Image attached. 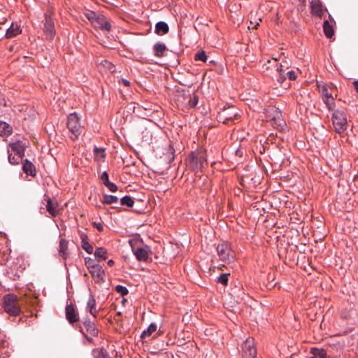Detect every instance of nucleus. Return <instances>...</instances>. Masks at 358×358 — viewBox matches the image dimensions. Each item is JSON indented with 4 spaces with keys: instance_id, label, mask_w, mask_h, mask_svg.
<instances>
[{
    "instance_id": "f257e3e1",
    "label": "nucleus",
    "mask_w": 358,
    "mask_h": 358,
    "mask_svg": "<svg viewBox=\"0 0 358 358\" xmlns=\"http://www.w3.org/2000/svg\"><path fill=\"white\" fill-rule=\"evenodd\" d=\"M187 167L196 173L202 172L207 166V158L205 150H199L190 152L186 159Z\"/></svg>"
},
{
    "instance_id": "f03ea898",
    "label": "nucleus",
    "mask_w": 358,
    "mask_h": 358,
    "mask_svg": "<svg viewBox=\"0 0 358 358\" xmlns=\"http://www.w3.org/2000/svg\"><path fill=\"white\" fill-rule=\"evenodd\" d=\"M3 308L4 311L10 316H17L21 313L18 297L13 294H8L3 296Z\"/></svg>"
},
{
    "instance_id": "7ed1b4c3",
    "label": "nucleus",
    "mask_w": 358,
    "mask_h": 358,
    "mask_svg": "<svg viewBox=\"0 0 358 358\" xmlns=\"http://www.w3.org/2000/svg\"><path fill=\"white\" fill-rule=\"evenodd\" d=\"M217 253L220 260L229 264L235 260V252L227 242L220 243L217 246Z\"/></svg>"
},
{
    "instance_id": "20e7f679",
    "label": "nucleus",
    "mask_w": 358,
    "mask_h": 358,
    "mask_svg": "<svg viewBox=\"0 0 358 358\" xmlns=\"http://www.w3.org/2000/svg\"><path fill=\"white\" fill-rule=\"evenodd\" d=\"M67 127L71 133V138L73 140L77 139L80 135L82 131L80 119L76 113H71L69 115L67 120Z\"/></svg>"
},
{
    "instance_id": "39448f33",
    "label": "nucleus",
    "mask_w": 358,
    "mask_h": 358,
    "mask_svg": "<svg viewBox=\"0 0 358 358\" xmlns=\"http://www.w3.org/2000/svg\"><path fill=\"white\" fill-rule=\"evenodd\" d=\"M332 122L336 132L343 133L347 129V118L345 113L337 110L332 114Z\"/></svg>"
},
{
    "instance_id": "423d86ee",
    "label": "nucleus",
    "mask_w": 358,
    "mask_h": 358,
    "mask_svg": "<svg viewBox=\"0 0 358 358\" xmlns=\"http://www.w3.org/2000/svg\"><path fill=\"white\" fill-rule=\"evenodd\" d=\"M129 244L131 248V250L135 255L136 259L140 262H146L149 257V252L150 251V248L145 245L143 247H136L133 244V241H129Z\"/></svg>"
},
{
    "instance_id": "0eeeda50",
    "label": "nucleus",
    "mask_w": 358,
    "mask_h": 358,
    "mask_svg": "<svg viewBox=\"0 0 358 358\" xmlns=\"http://www.w3.org/2000/svg\"><path fill=\"white\" fill-rule=\"evenodd\" d=\"M217 118L220 122L227 124L229 121L238 120V114L233 107L224 108L218 114Z\"/></svg>"
},
{
    "instance_id": "6e6552de",
    "label": "nucleus",
    "mask_w": 358,
    "mask_h": 358,
    "mask_svg": "<svg viewBox=\"0 0 358 358\" xmlns=\"http://www.w3.org/2000/svg\"><path fill=\"white\" fill-rule=\"evenodd\" d=\"M241 353L243 358H254L257 355L253 338H247L241 345Z\"/></svg>"
},
{
    "instance_id": "1a4fd4ad",
    "label": "nucleus",
    "mask_w": 358,
    "mask_h": 358,
    "mask_svg": "<svg viewBox=\"0 0 358 358\" xmlns=\"http://www.w3.org/2000/svg\"><path fill=\"white\" fill-rule=\"evenodd\" d=\"M43 31L48 39H52L55 35V25L52 19L48 14L45 15Z\"/></svg>"
},
{
    "instance_id": "9d476101",
    "label": "nucleus",
    "mask_w": 358,
    "mask_h": 358,
    "mask_svg": "<svg viewBox=\"0 0 358 358\" xmlns=\"http://www.w3.org/2000/svg\"><path fill=\"white\" fill-rule=\"evenodd\" d=\"M90 273L92 275L96 282H103L104 271L102 267L99 264H90Z\"/></svg>"
},
{
    "instance_id": "9b49d317",
    "label": "nucleus",
    "mask_w": 358,
    "mask_h": 358,
    "mask_svg": "<svg viewBox=\"0 0 358 358\" xmlns=\"http://www.w3.org/2000/svg\"><path fill=\"white\" fill-rule=\"evenodd\" d=\"M9 145L19 158H23L27 146L25 143H23L20 140H16L15 141L10 142Z\"/></svg>"
},
{
    "instance_id": "f8f14e48",
    "label": "nucleus",
    "mask_w": 358,
    "mask_h": 358,
    "mask_svg": "<svg viewBox=\"0 0 358 358\" xmlns=\"http://www.w3.org/2000/svg\"><path fill=\"white\" fill-rule=\"evenodd\" d=\"M66 317L70 324H74L79 320L78 313L72 304H67L66 306Z\"/></svg>"
},
{
    "instance_id": "ddd939ff",
    "label": "nucleus",
    "mask_w": 358,
    "mask_h": 358,
    "mask_svg": "<svg viewBox=\"0 0 358 358\" xmlns=\"http://www.w3.org/2000/svg\"><path fill=\"white\" fill-rule=\"evenodd\" d=\"M83 326L86 330V331L91 336H97L99 334V330L96 328L94 322H92L90 318L86 317L83 321Z\"/></svg>"
},
{
    "instance_id": "4468645a",
    "label": "nucleus",
    "mask_w": 358,
    "mask_h": 358,
    "mask_svg": "<svg viewBox=\"0 0 358 358\" xmlns=\"http://www.w3.org/2000/svg\"><path fill=\"white\" fill-rule=\"evenodd\" d=\"M93 26L95 27L100 28L102 30L109 31L110 29V24L108 20L103 16L100 15L99 17L96 18V20L93 24Z\"/></svg>"
},
{
    "instance_id": "2eb2a0df",
    "label": "nucleus",
    "mask_w": 358,
    "mask_h": 358,
    "mask_svg": "<svg viewBox=\"0 0 358 358\" xmlns=\"http://www.w3.org/2000/svg\"><path fill=\"white\" fill-rule=\"evenodd\" d=\"M169 27L166 22L160 21L156 23L155 32L157 35H164L169 32Z\"/></svg>"
},
{
    "instance_id": "dca6fc26",
    "label": "nucleus",
    "mask_w": 358,
    "mask_h": 358,
    "mask_svg": "<svg viewBox=\"0 0 358 358\" xmlns=\"http://www.w3.org/2000/svg\"><path fill=\"white\" fill-rule=\"evenodd\" d=\"M80 238H81V247L83 250L86 251L88 254H92L93 253V247L92 245L88 242V238L86 234L81 233L80 234Z\"/></svg>"
},
{
    "instance_id": "f3484780",
    "label": "nucleus",
    "mask_w": 358,
    "mask_h": 358,
    "mask_svg": "<svg viewBox=\"0 0 358 358\" xmlns=\"http://www.w3.org/2000/svg\"><path fill=\"white\" fill-rule=\"evenodd\" d=\"M21 32V29L20 26L17 24L12 23L9 27L6 29V38H12L13 36H17Z\"/></svg>"
},
{
    "instance_id": "a211bd4d",
    "label": "nucleus",
    "mask_w": 358,
    "mask_h": 358,
    "mask_svg": "<svg viewBox=\"0 0 358 358\" xmlns=\"http://www.w3.org/2000/svg\"><path fill=\"white\" fill-rule=\"evenodd\" d=\"M96 303L94 297L92 294H90L87 303V309L88 310L90 313L94 317H96L98 313V311L96 309Z\"/></svg>"
},
{
    "instance_id": "6ab92c4d",
    "label": "nucleus",
    "mask_w": 358,
    "mask_h": 358,
    "mask_svg": "<svg viewBox=\"0 0 358 358\" xmlns=\"http://www.w3.org/2000/svg\"><path fill=\"white\" fill-rule=\"evenodd\" d=\"M22 169L24 171V173H27V175H30L31 176L36 175V169L34 164L28 159H25L24 161Z\"/></svg>"
},
{
    "instance_id": "aec40b11",
    "label": "nucleus",
    "mask_w": 358,
    "mask_h": 358,
    "mask_svg": "<svg viewBox=\"0 0 358 358\" xmlns=\"http://www.w3.org/2000/svg\"><path fill=\"white\" fill-rule=\"evenodd\" d=\"M166 50V46L163 43H157L153 46L154 54L158 57H163Z\"/></svg>"
},
{
    "instance_id": "412c9836",
    "label": "nucleus",
    "mask_w": 358,
    "mask_h": 358,
    "mask_svg": "<svg viewBox=\"0 0 358 358\" xmlns=\"http://www.w3.org/2000/svg\"><path fill=\"white\" fill-rule=\"evenodd\" d=\"M13 131L12 127L5 122L0 121V136H9Z\"/></svg>"
},
{
    "instance_id": "4be33fe9",
    "label": "nucleus",
    "mask_w": 358,
    "mask_h": 358,
    "mask_svg": "<svg viewBox=\"0 0 358 358\" xmlns=\"http://www.w3.org/2000/svg\"><path fill=\"white\" fill-rule=\"evenodd\" d=\"M327 353L324 349L313 348L310 350V358H326Z\"/></svg>"
},
{
    "instance_id": "5701e85b",
    "label": "nucleus",
    "mask_w": 358,
    "mask_h": 358,
    "mask_svg": "<svg viewBox=\"0 0 358 358\" xmlns=\"http://www.w3.org/2000/svg\"><path fill=\"white\" fill-rule=\"evenodd\" d=\"M92 355L94 358H110L108 352L103 348L94 349Z\"/></svg>"
},
{
    "instance_id": "b1692460",
    "label": "nucleus",
    "mask_w": 358,
    "mask_h": 358,
    "mask_svg": "<svg viewBox=\"0 0 358 358\" xmlns=\"http://www.w3.org/2000/svg\"><path fill=\"white\" fill-rule=\"evenodd\" d=\"M68 243V241L64 238H62L59 241V252L60 255L64 259L66 257L67 255Z\"/></svg>"
},
{
    "instance_id": "393cba45",
    "label": "nucleus",
    "mask_w": 358,
    "mask_h": 358,
    "mask_svg": "<svg viewBox=\"0 0 358 358\" xmlns=\"http://www.w3.org/2000/svg\"><path fill=\"white\" fill-rule=\"evenodd\" d=\"M157 326L155 323H151L146 329H145L141 335L143 339L150 336L153 332L157 330Z\"/></svg>"
},
{
    "instance_id": "a878e982",
    "label": "nucleus",
    "mask_w": 358,
    "mask_h": 358,
    "mask_svg": "<svg viewBox=\"0 0 358 358\" xmlns=\"http://www.w3.org/2000/svg\"><path fill=\"white\" fill-rule=\"evenodd\" d=\"M118 198L114 195L104 194L101 199L103 204H114L117 203Z\"/></svg>"
},
{
    "instance_id": "bb28decb",
    "label": "nucleus",
    "mask_w": 358,
    "mask_h": 358,
    "mask_svg": "<svg viewBox=\"0 0 358 358\" xmlns=\"http://www.w3.org/2000/svg\"><path fill=\"white\" fill-rule=\"evenodd\" d=\"M323 29L324 34L328 38H331L334 35V29L327 20L323 23Z\"/></svg>"
},
{
    "instance_id": "cd10ccee",
    "label": "nucleus",
    "mask_w": 358,
    "mask_h": 358,
    "mask_svg": "<svg viewBox=\"0 0 358 358\" xmlns=\"http://www.w3.org/2000/svg\"><path fill=\"white\" fill-rule=\"evenodd\" d=\"M94 255L99 261L105 260L107 258V250L103 248H98L94 252Z\"/></svg>"
},
{
    "instance_id": "c85d7f7f",
    "label": "nucleus",
    "mask_w": 358,
    "mask_h": 358,
    "mask_svg": "<svg viewBox=\"0 0 358 358\" xmlns=\"http://www.w3.org/2000/svg\"><path fill=\"white\" fill-rule=\"evenodd\" d=\"M46 209L52 216H56L58 213V210L56 206L54 205V203H52L50 199H48L47 201Z\"/></svg>"
},
{
    "instance_id": "c756f323",
    "label": "nucleus",
    "mask_w": 358,
    "mask_h": 358,
    "mask_svg": "<svg viewBox=\"0 0 358 358\" xmlns=\"http://www.w3.org/2000/svg\"><path fill=\"white\" fill-rule=\"evenodd\" d=\"M120 203L122 206L132 207L134 204V201L130 196L126 195L120 199Z\"/></svg>"
},
{
    "instance_id": "7c9ffc66",
    "label": "nucleus",
    "mask_w": 358,
    "mask_h": 358,
    "mask_svg": "<svg viewBox=\"0 0 358 358\" xmlns=\"http://www.w3.org/2000/svg\"><path fill=\"white\" fill-rule=\"evenodd\" d=\"M194 59L196 61H201L203 62H206V61L208 59V56L204 51L201 50V51L197 52L195 54Z\"/></svg>"
},
{
    "instance_id": "2f4dec72",
    "label": "nucleus",
    "mask_w": 358,
    "mask_h": 358,
    "mask_svg": "<svg viewBox=\"0 0 358 358\" xmlns=\"http://www.w3.org/2000/svg\"><path fill=\"white\" fill-rule=\"evenodd\" d=\"M115 291L122 296H125L129 293L128 289L123 286L118 285L115 287Z\"/></svg>"
},
{
    "instance_id": "473e14b6",
    "label": "nucleus",
    "mask_w": 358,
    "mask_h": 358,
    "mask_svg": "<svg viewBox=\"0 0 358 358\" xmlns=\"http://www.w3.org/2000/svg\"><path fill=\"white\" fill-rule=\"evenodd\" d=\"M217 281L223 285H227V282H228V274H227V273L220 274L217 277Z\"/></svg>"
},
{
    "instance_id": "72a5a7b5",
    "label": "nucleus",
    "mask_w": 358,
    "mask_h": 358,
    "mask_svg": "<svg viewBox=\"0 0 358 358\" xmlns=\"http://www.w3.org/2000/svg\"><path fill=\"white\" fill-rule=\"evenodd\" d=\"M99 15H100L97 14L95 12H90L86 14L87 18L91 22L92 24L95 22L96 18L99 17Z\"/></svg>"
},
{
    "instance_id": "f704fd0d",
    "label": "nucleus",
    "mask_w": 358,
    "mask_h": 358,
    "mask_svg": "<svg viewBox=\"0 0 358 358\" xmlns=\"http://www.w3.org/2000/svg\"><path fill=\"white\" fill-rule=\"evenodd\" d=\"M284 66H285L281 63L280 66H278L277 69V71L280 73V76L278 78V81L279 83H282L286 79L285 75L282 73V67Z\"/></svg>"
},
{
    "instance_id": "c9c22d12",
    "label": "nucleus",
    "mask_w": 358,
    "mask_h": 358,
    "mask_svg": "<svg viewBox=\"0 0 358 358\" xmlns=\"http://www.w3.org/2000/svg\"><path fill=\"white\" fill-rule=\"evenodd\" d=\"M94 152L96 157H105V150L103 148H99L97 147H94Z\"/></svg>"
},
{
    "instance_id": "e433bc0d",
    "label": "nucleus",
    "mask_w": 358,
    "mask_h": 358,
    "mask_svg": "<svg viewBox=\"0 0 358 358\" xmlns=\"http://www.w3.org/2000/svg\"><path fill=\"white\" fill-rule=\"evenodd\" d=\"M311 5H312V10H313V11L315 14H317L318 15H320L322 14V10L321 9V6L319 5V4H316V3L314 4L313 2L311 3Z\"/></svg>"
},
{
    "instance_id": "4c0bfd02",
    "label": "nucleus",
    "mask_w": 358,
    "mask_h": 358,
    "mask_svg": "<svg viewBox=\"0 0 358 358\" xmlns=\"http://www.w3.org/2000/svg\"><path fill=\"white\" fill-rule=\"evenodd\" d=\"M199 102V98L197 96L194 95L193 97L190 98L188 104L190 107H196Z\"/></svg>"
},
{
    "instance_id": "58836bf2",
    "label": "nucleus",
    "mask_w": 358,
    "mask_h": 358,
    "mask_svg": "<svg viewBox=\"0 0 358 358\" xmlns=\"http://www.w3.org/2000/svg\"><path fill=\"white\" fill-rule=\"evenodd\" d=\"M104 185L112 192H115L117 190V187L114 182L108 181Z\"/></svg>"
},
{
    "instance_id": "ea45409f",
    "label": "nucleus",
    "mask_w": 358,
    "mask_h": 358,
    "mask_svg": "<svg viewBox=\"0 0 358 358\" xmlns=\"http://www.w3.org/2000/svg\"><path fill=\"white\" fill-rule=\"evenodd\" d=\"M20 159H22V158H19V157L17 156V158H15V157H12L11 155H8V161L11 164H19V161Z\"/></svg>"
},
{
    "instance_id": "a19ab883",
    "label": "nucleus",
    "mask_w": 358,
    "mask_h": 358,
    "mask_svg": "<svg viewBox=\"0 0 358 358\" xmlns=\"http://www.w3.org/2000/svg\"><path fill=\"white\" fill-rule=\"evenodd\" d=\"M100 179L102 180L103 183L105 185L107 182L110 181L108 178V174L107 171H103L100 176Z\"/></svg>"
},
{
    "instance_id": "79ce46f5",
    "label": "nucleus",
    "mask_w": 358,
    "mask_h": 358,
    "mask_svg": "<svg viewBox=\"0 0 358 358\" xmlns=\"http://www.w3.org/2000/svg\"><path fill=\"white\" fill-rule=\"evenodd\" d=\"M171 155V156L168 157H169V162L173 160L174 159V148H173V146L171 145H169V149H168V151H167V154H169Z\"/></svg>"
},
{
    "instance_id": "37998d69",
    "label": "nucleus",
    "mask_w": 358,
    "mask_h": 358,
    "mask_svg": "<svg viewBox=\"0 0 358 358\" xmlns=\"http://www.w3.org/2000/svg\"><path fill=\"white\" fill-rule=\"evenodd\" d=\"M290 80H294L296 78V73L294 71H289L286 76Z\"/></svg>"
},
{
    "instance_id": "c03bdc74",
    "label": "nucleus",
    "mask_w": 358,
    "mask_h": 358,
    "mask_svg": "<svg viewBox=\"0 0 358 358\" xmlns=\"http://www.w3.org/2000/svg\"><path fill=\"white\" fill-rule=\"evenodd\" d=\"M322 95L324 96L323 98L331 99V101L333 100V97H332L331 94L328 92V90L326 88V87H324L322 89Z\"/></svg>"
},
{
    "instance_id": "a18cd8bd",
    "label": "nucleus",
    "mask_w": 358,
    "mask_h": 358,
    "mask_svg": "<svg viewBox=\"0 0 358 358\" xmlns=\"http://www.w3.org/2000/svg\"><path fill=\"white\" fill-rule=\"evenodd\" d=\"M85 261L88 269H91V267L90 266V264H95L90 257H85Z\"/></svg>"
},
{
    "instance_id": "49530a36",
    "label": "nucleus",
    "mask_w": 358,
    "mask_h": 358,
    "mask_svg": "<svg viewBox=\"0 0 358 358\" xmlns=\"http://www.w3.org/2000/svg\"><path fill=\"white\" fill-rule=\"evenodd\" d=\"M94 227H95L98 231H101L103 229V227L101 223L99 222H94L93 223Z\"/></svg>"
},
{
    "instance_id": "de8ad7c7",
    "label": "nucleus",
    "mask_w": 358,
    "mask_h": 358,
    "mask_svg": "<svg viewBox=\"0 0 358 358\" xmlns=\"http://www.w3.org/2000/svg\"><path fill=\"white\" fill-rule=\"evenodd\" d=\"M330 99H331L323 98L324 102L328 106L329 108H330V104H331Z\"/></svg>"
},
{
    "instance_id": "09e8293b",
    "label": "nucleus",
    "mask_w": 358,
    "mask_h": 358,
    "mask_svg": "<svg viewBox=\"0 0 358 358\" xmlns=\"http://www.w3.org/2000/svg\"><path fill=\"white\" fill-rule=\"evenodd\" d=\"M122 82L125 86H129L130 85V82L126 79H122Z\"/></svg>"
},
{
    "instance_id": "8fccbe9b",
    "label": "nucleus",
    "mask_w": 358,
    "mask_h": 358,
    "mask_svg": "<svg viewBox=\"0 0 358 358\" xmlns=\"http://www.w3.org/2000/svg\"><path fill=\"white\" fill-rule=\"evenodd\" d=\"M107 264H108V266H113L114 264V262H113V259H110V260L108 261Z\"/></svg>"
},
{
    "instance_id": "3c124183",
    "label": "nucleus",
    "mask_w": 358,
    "mask_h": 358,
    "mask_svg": "<svg viewBox=\"0 0 358 358\" xmlns=\"http://www.w3.org/2000/svg\"><path fill=\"white\" fill-rule=\"evenodd\" d=\"M354 85L355 87L357 92H358V80L354 82Z\"/></svg>"
},
{
    "instance_id": "603ef678",
    "label": "nucleus",
    "mask_w": 358,
    "mask_h": 358,
    "mask_svg": "<svg viewBox=\"0 0 358 358\" xmlns=\"http://www.w3.org/2000/svg\"><path fill=\"white\" fill-rule=\"evenodd\" d=\"M85 338L86 339L89 341V342H92L93 339L91 336H88L87 335H85Z\"/></svg>"
},
{
    "instance_id": "864d4df0",
    "label": "nucleus",
    "mask_w": 358,
    "mask_h": 358,
    "mask_svg": "<svg viewBox=\"0 0 358 358\" xmlns=\"http://www.w3.org/2000/svg\"><path fill=\"white\" fill-rule=\"evenodd\" d=\"M281 122H280V123L279 124V127H281V129H283V127H284V126H285V122H284L283 121H281Z\"/></svg>"
}]
</instances>
